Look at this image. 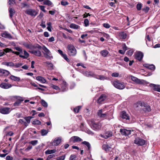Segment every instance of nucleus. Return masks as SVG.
Segmentation results:
<instances>
[{
	"mask_svg": "<svg viewBox=\"0 0 160 160\" xmlns=\"http://www.w3.org/2000/svg\"><path fill=\"white\" fill-rule=\"evenodd\" d=\"M5 52L3 50H0V57H1L5 55Z\"/></svg>",
	"mask_w": 160,
	"mask_h": 160,
	"instance_id": "obj_61",
	"label": "nucleus"
},
{
	"mask_svg": "<svg viewBox=\"0 0 160 160\" xmlns=\"http://www.w3.org/2000/svg\"><path fill=\"white\" fill-rule=\"evenodd\" d=\"M76 158L75 155H72L70 156L69 160H75Z\"/></svg>",
	"mask_w": 160,
	"mask_h": 160,
	"instance_id": "obj_64",
	"label": "nucleus"
},
{
	"mask_svg": "<svg viewBox=\"0 0 160 160\" xmlns=\"http://www.w3.org/2000/svg\"><path fill=\"white\" fill-rule=\"evenodd\" d=\"M103 26L107 28H109L110 26V25L107 23H104L103 24Z\"/></svg>",
	"mask_w": 160,
	"mask_h": 160,
	"instance_id": "obj_60",
	"label": "nucleus"
},
{
	"mask_svg": "<svg viewBox=\"0 0 160 160\" xmlns=\"http://www.w3.org/2000/svg\"><path fill=\"white\" fill-rule=\"evenodd\" d=\"M113 85L116 88L120 90L124 89L125 87V83L120 82L118 80H116L112 82Z\"/></svg>",
	"mask_w": 160,
	"mask_h": 160,
	"instance_id": "obj_4",
	"label": "nucleus"
},
{
	"mask_svg": "<svg viewBox=\"0 0 160 160\" xmlns=\"http://www.w3.org/2000/svg\"><path fill=\"white\" fill-rule=\"evenodd\" d=\"M3 50V51H4V52H5V53L9 52H12V49L10 48H6Z\"/></svg>",
	"mask_w": 160,
	"mask_h": 160,
	"instance_id": "obj_47",
	"label": "nucleus"
},
{
	"mask_svg": "<svg viewBox=\"0 0 160 160\" xmlns=\"http://www.w3.org/2000/svg\"><path fill=\"white\" fill-rule=\"evenodd\" d=\"M8 4L12 5H13L15 3V0H8Z\"/></svg>",
	"mask_w": 160,
	"mask_h": 160,
	"instance_id": "obj_49",
	"label": "nucleus"
},
{
	"mask_svg": "<svg viewBox=\"0 0 160 160\" xmlns=\"http://www.w3.org/2000/svg\"><path fill=\"white\" fill-rule=\"evenodd\" d=\"M112 113L110 112H107L103 114L102 113V110L101 109L99 110L97 113V115L100 118H107V117L108 119L109 120L110 118H113L112 116Z\"/></svg>",
	"mask_w": 160,
	"mask_h": 160,
	"instance_id": "obj_3",
	"label": "nucleus"
},
{
	"mask_svg": "<svg viewBox=\"0 0 160 160\" xmlns=\"http://www.w3.org/2000/svg\"><path fill=\"white\" fill-rule=\"evenodd\" d=\"M21 9L25 8L26 10L24 11L25 13L28 15H30V4L29 3L26 1L22 2L20 6Z\"/></svg>",
	"mask_w": 160,
	"mask_h": 160,
	"instance_id": "obj_5",
	"label": "nucleus"
},
{
	"mask_svg": "<svg viewBox=\"0 0 160 160\" xmlns=\"http://www.w3.org/2000/svg\"><path fill=\"white\" fill-rule=\"evenodd\" d=\"M12 86V85L9 83H2L0 84V87L4 89H7L10 88Z\"/></svg>",
	"mask_w": 160,
	"mask_h": 160,
	"instance_id": "obj_19",
	"label": "nucleus"
},
{
	"mask_svg": "<svg viewBox=\"0 0 160 160\" xmlns=\"http://www.w3.org/2000/svg\"><path fill=\"white\" fill-rule=\"evenodd\" d=\"M112 132L111 131H108L105 132L103 134L100 135L101 137L107 139L109 138L112 136Z\"/></svg>",
	"mask_w": 160,
	"mask_h": 160,
	"instance_id": "obj_15",
	"label": "nucleus"
},
{
	"mask_svg": "<svg viewBox=\"0 0 160 160\" xmlns=\"http://www.w3.org/2000/svg\"><path fill=\"white\" fill-rule=\"evenodd\" d=\"M149 10V8L148 7H146L142 9V10L144 11L145 12L147 13Z\"/></svg>",
	"mask_w": 160,
	"mask_h": 160,
	"instance_id": "obj_53",
	"label": "nucleus"
},
{
	"mask_svg": "<svg viewBox=\"0 0 160 160\" xmlns=\"http://www.w3.org/2000/svg\"><path fill=\"white\" fill-rule=\"evenodd\" d=\"M120 132L122 135L128 136L131 134V132H133V131L129 129L121 128L120 130Z\"/></svg>",
	"mask_w": 160,
	"mask_h": 160,
	"instance_id": "obj_11",
	"label": "nucleus"
},
{
	"mask_svg": "<svg viewBox=\"0 0 160 160\" xmlns=\"http://www.w3.org/2000/svg\"><path fill=\"white\" fill-rule=\"evenodd\" d=\"M23 100L24 99L22 98H21L20 99H18L14 103V106H19L21 102L23 101Z\"/></svg>",
	"mask_w": 160,
	"mask_h": 160,
	"instance_id": "obj_28",
	"label": "nucleus"
},
{
	"mask_svg": "<svg viewBox=\"0 0 160 160\" xmlns=\"http://www.w3.org/2000/svg\"><path fill=\"white\" fill-rule=\"evenodd\" d=\"M111 76L112 77H117L119 76V73L117 72H114L112 74Z\"/></svg>",
	"mask_w": 160,
	"mask_h": 160,
	"instance_id": "obj_59",
	"label": "nucleus"
},
{
	"mask_svg": "<svg viewBox=\"0 0 160 160\" xmlns=\"http://www.w3.org/2000/svg\"><path fill=\"white\" fill-rule=\"evenodd\" d=\"M8 11L9 12V17L11 18H12L14 14L15 13V11L14 9H12L11 7H9L8 8Z\"/></svg>",
	"mask_w": 160,
	"mask_h": 160,
	"instance_id": "obj_24",
	"label": "nucleus"
},
{
	"mask_svg": "<svg viewBox=\"0 0 160 160\" xmlns=\"http://www.w3.org/2000/svg\"><path fill=\"white\" fill-rule=\"evenodd\" d=\"M131 78L132 80L136 82L137 83L140 84L144 85L145 84H148V82L143 80H141L138 79L137 78L132 76Z\"/></svg>",
	"mask_w": 160,
	"mask_h": 160,
	"instance_id": "obj_7",
	"label": "nucleus"
},
{
	"mask_svg": "<svg viewBox=\"0 0 160 160\" xmlns=\"http://www.w3.org/2000/svg\"><path fill=\"white\" fill-rule=\"evenodd\" d=\"M10 111V108H9L2 107L0 108V112L2 114H8Z\"/></svg>",
	"mask_w": 160,
	"mask_h": 160,
	"instance_id": "obj_16",
	"label": "nucleus"
},
{
	"mask_svg": "<svg viewBox=\"0 0 160 160\" xmlns=\"http://www.w3.org/2000/svg\"><path fill=\"white\" fill-rule=\"evenodd\" d=\"M107 78V77H105L103 75H100L99 79H100V80H104L105 79H106Z\"/></svg>",
	"mask_w": 160,
	"mask_h": 160,
	"instance_id": "obj_55",
	"label": "nucleus"
},
{
	"mask_svg": "<svg viewBox=\"0 0 160 160\" xmlns=\"http://www.w3.org/2000/svg\"><path fill=\"white\" fill-rule=\"evenodd\" d=\"M55 155L54 154H51L49 155L48 156V157L47 159V160H49V159L55 157Z\"/></svg>",
	"mask_w": 160,
	"mask_h": 160,
	"instance_id": "obj_62",
	"label": "nucleus"
},
{
	"mask_svg": "<svg viewBox=\"0 0 160 160\" xmlns=\"http://www.w3.org/2000/svg\"><path fill=\"white\" fill-rule=\"evenodd\" d=\"M134 143L138 145L142 146L145 144L146 141L139 137H137L135 139Z\"/></svg>",
	"mask_w": 160,
	"mask_h": 160,
	"instance_id": "obj_9",
	"label": "nucleus"
},
{
	"mask_svg": "<svg viewBox=\"0 0 160 160\" xmlns=\"http://www.w3.org/2000/svg\"><path fill=\"white\" fill-rule=\"evenodd\" d=\"M32 123L33 124L39 125L41 124V122L39 120L35 119L32 121Z\"/></svg>",
	"mask_w": 160,
	"mask_h": 160,
	"instance_id": "obj_38",
	"label": "nucleus"
},
{
	"mask_svg": "<svg viewBox=\"0 0 160 160\" xmlns=\"http://www.w3.org/2000/svg\"><path fill=\"white\" fill-rule=\"evenodd\" d=\"M108 53V52L107 50H103L100 52L101 54L104 57H107Z\"/></svg>",
	"mask_w": 160,
	"mask_h": 160,
	"instance_id": "obj_32",
	"label": "nucleus"
},
{
	"mask_svg": "<svg viewBox=\"0 0 160 160\" xmlns=\"http://www.w3.org/2000/svg\"><path fill=\"white\" fill-rule=\"evenodd\" d=\"M69 142V143L71 144H73L74 143L76 142L75 141L74 137H73V136L72 137L70 138Z\"/></svg>",
	"mask_w": 160,
	"mask_h": 160,
	"instance_id": "obj_46",
	"label": "nucleus"
},
{
	"mask_svg": "<svg viewBox=\"0 0 160 160\" xmlns=\"http://www.w3.org/2000/svg\"><path fill=\"white\" fill-rule=\"evenodd\" d=\"M15 49L19 51V52L21 53L22 54L23 52L22 49L19 47H16L15 48Z\"/></svg>",
	"mask_w": 160,
	"mask_h": 160,
	"instance_id": "obj_52",
	"label": "nucleus"
},
{
	"mask_svg": "<svg viewBox=\"0 0 160 160\" xmlns=\"http://www.w3.org/2000/svg\"><path fill=\"white\" fill-rule=\"evenodd\" d=\"M138 104H140V105L141 106H143L142 109L145 112H149L151 111V109L150 107L147 104H145L142 102H139V103H138Z\"/></svg>",
	"mask_w": 160,
	"mask_h": 160,
	"instance_id": "obj_12",
	"label": "nucleus"
},
{
	"mask_svg": "<svg viewBox=\"0 0 160 160\" xmlns=\"http://www.w3.org/2000/svg\"><path fill=\"white\" fill-rule=\"evenodd\" d=\"M70 28L74 29H78L79 26L74 23H72L70 24Z\"/></svg>",
	"mask_w": 160,
	"mask_h": 160,
	"instance_id": "obj_39",
	"label": "nucleus"
},
{
	"mask_svg": "<svg viewBox=\"0 0 160 160\" xmlns=\"http://www.w3.org/2000/svg\"><path fill=\"white\" fill-rule=\"evenodd\" d=\"M65 158V155H62L56 158L57 160H64Z\"/></svg>",
	"mask_w": 160,
	"mask_h": 160,
	"instance_id": "obj_48",
	"label": "nucleus"
},
{
	"mask_svg": "<svg viewBox=\"0 0 160 160\" xmlns=\"http://www.w3.org/2000/svg\"><path fill=\"white\" fill-rule=\"evenodd\" d=\"M36 79L37 80L40 82L41 83H44L46 82L47 81L43 77L41 76H38L36 77Z\"/></svg>",
	"mask_w": 160,
	"mask_h": 160,
	"instance_id": "obj_25",
	"label": "nucleus"
},
{
	"mask_svg": "<svg viewBox=\"0 0 160 160\" xmlns=\"http://www.w3.org/2000/svg\"><path fill=\"white\" fill-rule=\"evenodd\" d=\"M118 35L120 38L122 39H125L127 37V34L124 32H120Z\"/></svg>",
	"mask_w": 160,
	"mask_h": 160,
	"instance_id": "obj_29",
	"label": "nucleus"
},
{
	"mask_svg": "<svg viewBox=\"0 0 160 160\" xmlns=\"http://www.w3.org/2000/svg\"><path fill=\"white\" fill-rule=\"evenodd\" d=\"M121 117L122 120L127 122L129 121L130 118V116L124 111H122L121 114Z\"/></svg>",
	"mask_w": 160,
	"mask_h": 160,
	"instance_id": "obj_8",
	"label": "nucleus"
},
{
	"mask_svg": "<svg viewBox=\"0 0 160 160\" xmlns=\"http://www.w3.org/2000/svg\"><path fill=\"white\" fill-rule=\"evenodd\" d=\"M43 4L44 5H47L48 6H51V7L53 6L52 2L49 0H45L43 2Z\"/></svg>",
	"mask_w": 160,
	"mask_h": 160,
	"instance_id": "obj_31",
	"label": "nucleus"
},
{
	"mask_svg": "<svg viewBox=\"0 0 160 160\" xmlns=\"http://www.w3.org/2000/svg\"><path fill=\"white\" fill-rule=\"evenodd\" d=\"M22 65V64L21 63H16L15 64V66L14 67H15V68H18L20 67Z\"/></svg>",
	"mask_w": 160,
	"mask_h": 160,
	"instance_id": "obj_58",
	"label": "nucleus"
},
{
	"mask_svg": "<svg viewBox=\"0 0 160 160\" xmlns=\"http://www.w3.org/2000/svg\"><path fill=\"white\" fill-rule=\"evenodd\" d=\"M133 53V52L131 50H129L127 52V54L128 55L131 56Z\"/></svg>",
	"mask_w": 160,
	"mask_h": 160,
	"instance_id": "obj_63",
	"label": "nucleus"
},
{
	"mask_svg": "<svg viewBox=\"0 0 160 160\" xmlns=\"http://www.w3.org/2000/svg\"><path fill=\"white\" fill-rule=\"evenodd\" d=\"M24 55L20 54L19 55V57L21 58H28L29 56V54L25 50H24Z\"/></svg>",
	"mask_w": 160,
	"mask_h": 160,
	"instance_id": "obj_37",
	"label": "nucleus"
},
{
	"mask_svg": "<svg viewBox=\"0 0 160 160\" xmlns=\"http://www.w3.org/2000/svg\"><path fill=\"white\" fill-rule=\"evenodd\" d=\"M64 59H65L68 62H70V59L67 57V55L64 53L62 55V56Z\"/></svg>",
	"mask_w": 160,
	"mask_h": 160,
	"instance_id": "obj_45",
	"label": "nucleus"
},
{
	"mask_svg": "<svg viewBox=\"0 0 160 160\" xmlns=\"http://www.w3.org/2000/svg\"><path fill=\"white\" fill-rule=\"evenodd\" d=\"M67 51L68 55L71 56H74L77 54V50L72 44H70L67 46Z\"/></svg>",
	"mask_w": 160,
	"mask_h": 160,
	"instance_id": "obj_2",
	"label": "nucleus"
},
{
	"mask_svg": "<svg viewBox=\"0 0 160 160\" xmlns=\"http://www.w3.org/2000/svg\"><path fill=\"white\" fill-rule=\"evenodd\" d=\"M41 103L44 107H48V103L45 101L43 99L41 100Z\"/></svg>",
	"mask_w": 160,
	"mask_h": 160,
	"instance_id": "obj_42",
	"label": "nucleus"
},
{
	"mask_svg": "<svg viewBox=\"0 0 160 160\" xmlns=\"http://www.w3.org/2000/svg\"><path fill=\"white\" fill-rule=\"evenodd\" d=\"M42 47L38 44H35L33 45H31V53L37 56H40L41 55V52L39 50L41 49Z\"/></svg>",
	"mask_w": 160,
	"mask_h": 160,
	"instance_id": "obj_1",
	"label": "nucleus"
},
{
	"mask_svg": "<svg viewBox=\"0 0 160 160\" xmlns=\"http://www.w3.org/2000/svg\"><path fill=\"white\" fill-rule=\"evenodd\" d=\"M84 22L85 26L87 27L88 25L89 21L88 19H85Z\"/></svg>",
	"mask_w": 160,
	"mask_h": 160,
	"instance_id": "obj_51",
	"label": "nucleus"
},
{
	"mask_svg": "<svg viewBox=\"0 0 160 160\" xmlns=\"http://www.w3.org/2000/svg\"><path fill=\"white\" fill-rule=\"evenodd\" d=\"M38 142V141L37 140H33L31 141V144L33 146L35 145Z\"/></svg>",
	"mask_w": 160,
	"mask_h": 160,
	"instance_id": "obj_57",
	"label": "nucleus"
},
{
	"mask_svg": "<svg viewBox=\"0 0 160 160\" xmlns=\"http://www.w3.org/2000/svg\"><path fill=\"white\" fill-rule=\"evenodd\" d=\"M143 53L140 51L138 52L135 54V58L139 61H141L143 57Z\"/></svg>",
	"mask_w": 160,
	"mask_h": 160,
	"instance_id": "obj_14",
	"label": "nucleus"
},
{
	"mask_svg": "<svg viewBox=\"0 0 160 160\" xmlns=\"http://www.w3.org/2000/svg\"><path fill=\"white\" fill-rule=\"evenodd\" d=\"M4 63V65L7 66L13 67L15 66V64L12 62H5Z\"/></svg>",
	"mask_w": 160,
	"mask_h": 160,
	"instance_id": "obj_35",
	"label": "nucleus"
},
{
	"mask_svg": "<svg viewBox=\"0 0 160 160\" xmlns=\"http://www.w3.org/2000/svg\"><path fill=\"white\" fill-rule=\"evenodd\" d=\"M48 133V131L45 129H42L41 131V133L42 136L46 135Z\"/></svg>",
	"mask_w": 160,
	"mask_h": 160,
	"instance_id": "obj_44",
	"label": "nucleus"
},
{
	"mask_svg": "<svg viewBox=\"0 0 160 160\" xmlns=\"http://www.w3.org/2000/svg\"><path fill=\"white\" fill-rule=\"evenodd\" d=\"M2 151L5 153L0 154V157H4L9 152V151Z\"/></svg>",
	"mask_w": 160,
	"mask_h": 160,
	"instance_id": "obj_41",
	"label": "nucleus"
},
{
	"mask_svg": "<svg viewBox=\"0 0 160 160\" xmlns=\"http://www.w3.org/2000/svg\"><path fill=\"white\" fill-rule=\"evenodd\" d=\"M81 106H78L75 107L73 109L74 112L75 113H78L79 110L81 109Z\"/></svg>",
	"mask_w": 160,
	"mask_h": 160,
	"instance_id": "obj_40",
	"label": "nucleus"
},
{
	"mask_svg": "<svg viewBox=\"0 0 160 160\" xmlns=\"http://www.w3.org/2000/svg\"><path fill=\"white\" fill-rule=\"evenodd\" d=\"M61 4L62 6H66L68 4V3L67 1H63L62 0L61 2Z\"/></svg>",
	"mask_w": 160,
	"mask_h": 160,
	"instance_id": "obj_54",
	"label": "nucleus"
},
{
	"mask_svg": "<svg viewBox=\"0 0 160 160\" xmlns=\"http://www.w3.org/2000/svg\"><path fill=\"white\" fill-rule=\"evenodd\" d=\"M149 86L153 88L154 90L160 92L159 86L152 83L150 84Z\"/></svg>",
	"mask_w": 160,
	"mask_h": 160,
	"instance_id": "obj_20",
	"label": "nucleus"
},
{
	"mask_svg": "<svg viewBox=\"0 0 160 160\" xmlns=\"http://www.w3.org/2000/svg\"><path fill=\"white\" fill-rule=\"evenodd\" d=\"M61 142V138L60 137L56 138L52 142V146H58Z\"/></svg>",
	"mask_w": 160,
	"mask_h": 160,
	"instance_id": "obj_18",
	"label": "nucleus"
},
{
	"mask_svg": "<svg viewBox=\"0 0 160 160\" xmlns=\"http://www.w3.org/2000/svg\"><path fill=\"white\" fill-rule=\"evenodd\" d=\"M101 126L102 124L100 122H98L97 123H93L92 128L94 130L98 131L101 129Z\"/></svg>",
	"mask_w": 160,
	"mask_h": 160,
	"instance_id": "obj_13",
	"label": "nucleus"
},
{
	"mask_svg": "<svg viewBox=\"0 0 160 160\" xmlns=\"http://www.w3.org/2000/svg\"><path fill=\"white\" fill-rule=\"evenodd\" d=\"M1 36L2 37L6 38H8L9 39H11L12 38V37L8 32L5 31L1 33Z\"/></svg>",
	"mask_w": 160,
	"mask_h": 160,
	"instance_id": "obj_17",
	"label": "nucleus"
},
{
	"mask_svg": "<svg viewBox=\"0 0 160 160\" xmlns=\"http://www.w3.org/2000/svg\"><path fill=\"white\" fill-rule=\"evenodd\" d=\"M143 66L144 67L152 71L154 70L155 69V67L153 64L150 65L148 64H143Z\"/></svg>",
	"mask_w": 160,
	"mask_h": 160,
	"instance_id": "obj_23",
	"label": "nucleus"
},
{
	"mask_svg": "<svg viewBox=\"0 0 160 160\" xmlns=\"http://www.w3.org/2000/svg\"><path fill=\"white\" fill-rule=\"evenodd\" d=\"M94 73L91 72L86 71L84 73L85 75L87 77H93Z\"/></svg>",
	"mask_w": 160,
	"mask_h": 160,
	"instance_id": "obj_33",
	"label": "nucleus"
},
{
	"mask_svg": "<svg viewBox=\"0 0 160 160\" xmlns=\"http://www.w3.org/2000/svg\"><path fill=\"white\" fill-rule=\"evenodd\" d=\"M0 73L5 76H7L10 74V72L8 70L3 69H0Z\"/></svg>",
	"mask_w": 160,
	"mask_h": 160,
	"instance_id": "obj_26",
	"label": "nucleus"
},
{
	"mask_svg": "<svg viewBox=\"0 0 160 160\" xmlns=\"http://www.w3.org/2000/svg\"><path fill=\"white\" fill-rule=\"evenodd\" d=\"M44 63L48 66L50 69L52 70L53 69V65L51 62L46 61L44 62Z\"/></svg>",
	"mask_w": 160,
	"mask_h": 160,
	"instance_id": "obj_30",
	"label": "nucleus"
},
{
	"mask_svg": "<svg viewBox=\"0 0 160 160\" xmlns=\"http://www.w3.org/2000/svg\"><path fill=\"white\" fill-rule=\"evenodd\" d=\"M38 12L34 9H31V16L35 17L38 14Z\"/></svg>",
	"mask_w": 160,
	"mask_h": 160,
	"instance_id": "obj_36",
	"label": "nucleus"
},
{
	"mask_svg": "<svg viewBox=\"0 0 160 160\" xmlns=\"http://www.w3.org/2000/svg\"><path fill=\"white\" fill-rule=\"evenodd\" d=\"M19 122L22 124L23 123L26 127L30 123V116L26 117L23 119H20L19 120Z\"/></svg>",
	"mask_w": 160,
	"mask_h": 160,
	"instance_id": "obj_10",
	"label": "nucleus"
},
{
	"mask_svg": "<svg viewBox=\"0 0 160 160\" xmlns=\"http://www.w3.org/2000/svg\"><path fill=\"white\" fill-rule=\"evenodd\" d=\"M102 148L104 150H107V149L111 148V147L108 145L106 142L103 145Z\"/></svg>",
	"mask_w": 160,
	"mask_h": 160,
	"instance_id": "obj_34",
	"label": "nucleus"
},
{
	"mask_svg": "<svg viewBox=\"0 0 160 160\" xmlns=\"http://www.w3.org/2000/svg\"><path fill=\"white\" fill-rule=\"evenodd\" d=\"M106 98V96L105 94H102L99 98L97 100V102L100 103L101 102L104 101Z\"/></svg>",
	"mask_w": 160,
	"mask_h": 160,
	"instance_id": "obj_22",
	"label": "nucleus"
},
{
	"mask_svg": "<svg viewBox=\"0 0 160 160\" xmlns=\"http://www.w3.org/2000/svg\"><path fill=\"white\" fill-rule=\"evenodd\" d=\"M56 151H46L45 153L46 154H51L54 153Z\"/></svg>",
	"mask_w": 160,
	"mask_h": 160,
	"instance_id": "obj_56",
	"label": "nucleus"
},
{
	"mask_svg": "<svg viewBox=\"0 0 160 160\" xmlns=\"http://www.w3.org/2000/svg\"><path fill=\"white\" fill-rule=\"evenodd\" d=\"M74 137L75 141L76 142H79L82 141V139L79 137L78 136H73Z\"/></svg>",
	"mask_w": 160,
	"mask_h": 160,
	"instance_id": "obj_43",
	"label": "nucleus"
},
{
	"mask_svg": "<svg viewBox=\"0 0 160 160\" xmlns=\"http://www.w3.org/2000/svg\"><path fill=\"white\" fill-rule=\"evenodd\" d=\"M9 78L12 80L16 82H19L20 80V78L19 77H16L12 75H11Z\"/></svg>",
	"mask_w": 160,
	"mask_h": 160,
	"instance_id": "obj_27",
	"label": "nucleus"
},
{
	"mask_svg": "<svg viewBox=\"0 0 160 160\" xmlns=\"http://www.w3.org/2000/svg\"><path fill=\"white\" fill-rule=\"evenodd\" d=\"M42 49L44 51L45 53L44 54V57L48 59H51L53 58V57L51 56V53L50 51L45 46H43Z\"/></svg>",
	"mask_w": 160,
	"mask_h": 160,
	"instance_id": "obj_6",
	"label": "nucleus"
},
{
	"mask_svg": "<svg viewBox=\"0 0 160 160\" xmlns=\"http://www.w3.org/2000/svg\"><path fill=\"white\" fill-rule=\"evenodd\" d=\"M82 143L84 145V146L88 150H90L91 148V146L90 144L88 142L83 141Z\"/></svg>",
	"mask_w": 160,
	"mask_h": 160,
	"instance_id": "obj_21",
	"label": "nucleus"
},
{
	"mask_svg": "<svg viewBox=\"0 0 160 160\" xmlns=\"http://www.w3.org/2000/svg\"><path fill=\"white\" fill-rule=\"evenodd\" d=\"M142 7V4L141 3H138L137 5V7H136L138 11L141 10Z\"/></svg>",
	"mask_w": 160,
	"mask_h": 160,
	"instance_id": "obj_50",
	"label": "nucleus"
}]
</instances>
